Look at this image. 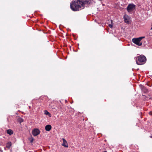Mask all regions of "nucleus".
<instances>
[{
  "label": "nucleus",
  "mask_w": 152,
  "mask_h": 152,
  "mask_svg": "<svg viewBox=\"0 0 152 152\" xmlns=\"http://www.w3.org/2000/svg\"><path fill=\"white\" fill-rule=\"evenodd\" d=\"M135 8V5L133 4H129L126 10L128 12H130L134 10Z\"/></svg>",
  "instance_id": "4"
},
{
  "label": "nucleus",
  "mask_w": 152,
  "mask_h": 152,
  "mask_svg": "<svg viewBox=\"0 0 152 152\" xmlns=\"http://www.w3.org/2000/svg\"><path fill=\"white\" fill-rule=\"evenodd\" d=\"M144 38V37H142L136 38H134L132 39V42L139 46H141L142 45V43L140 42V41L143 38Z\"/></svg>",
  "instance_id": "3"
},
{
  "label": "nucleus",
  "mask_w": 152,
  "mask_h": 152,
  "mask_svg": "<svg viewBox=\"0 0 152 152\" xmlns=\"http://www.w3.org/2000/svg\"><path fill=\"white\" fill-rule=\"evenodd\" d=\"M11 145V142H9L7 143L6 147L7 148L9 149Z\"/></svg>",
  "instance_id": "9"
},
{
  "label": "nucleus",
  "mask_w": 152,
  "mask_h": 152,
  "mask_svg": "<svg viewBox=\"0 0 152 152\" xmlns=\"http://www.w3.org/2000/svg\"><path fill=\"white\" fill-rule=\"evenodd\" d=\"M103 152H107V151H103Z\"/></svg>",
  "instance_id": "15"
},
{
  "label": "nucleus",
  "mask_w": 152,
  "mask_h": 152,
  "mask_svg": "<svg viewBox=\"0 0 152 152\" xmlns=\"http://www.w3.org/2000/svg\"><path fill=\"white\" fill-rule=\"evenodd\" d=\"M109 26L111 28L113 27V24H109Z\"/></svg>",
  "instance_id": "12"
},
{
  "label": "nucleus",
  "mask_w": 152,
  "mask_h": 152,
  "mask_svg": "<svg viewBox=\"0 0 152 152\" xmlns=\"http://www.w3.org/2000/svg\"><path fill=\"white\" fill-rule=\"evenodd\" d=\"M125 22L127 23H129L130 22V17L127 15H125L124 17Z\"/></svg>",
  "instance_id": "6"
},
{
  "label": "nucleus",
  "mask_w": 152,
  "mask_h": 152,
  "mask_svg": "<svg viewBox=\"0 0 152 152\" xmlns=\"http://www.w3.org/2000/svg\"><path fill=\"white\" fill-rule=\"evenodd\" d=\"M19 120H20V123H21V122H22L23 121V120L21 118H20L19 119Z\"/></svg>",
  "instance_id": "13"
},
{
  "label": "nucleus",
  "mask_w": 152,
  "mask_h": 152,
  "mask_svg": "<svg viewBox=\"0 0 152 152\" xmlns=\"http://www.w3.org/2000/svg\"><path fill=\"white\" fill-rule=\"evenodd\" d=\"M7 133L10 135H11L13 133V131L11 129H8L7 130Z\"/></svg>",
  "instance_id": "10"
},
{
  "label": "nucleus",
  "mask_w": 152,
  "mask_h": 152,
  "mask_svg": "<svg viewBox=\"0 0 152 152\" xmlns=\"http://www.w3.org/2000/svg\"><path fill=\"white\" fill-rule=\"evenodd\" d=\"M151 138H152V136H151Z\"/></svg>",
  "instance_id": "17"
},
{
  "label": "nucleus",
  "mask_w": 152,
  "mask_h": 152,
  "mask_svg": "<svg viewBox=\"0 0 152 152\" xmlns=\"http://www.w3.org/2000/svg\"><path fill=\"white\" fill-rule=\"evenodd\" d=\"M135 59L137 64L140 65L145 63L146 58L144 55H140L135 58Z\"/></svg>",
  "instance_id": "2"
},
{
  "label": "nucleus",
  "mask_w": 152,
  "mask_h": 152,
  "mask_svg": "<svg viewBox=\"0 0 152 152\" xmlns=\"http://www.w3.org/2000/svg\"><path fill=\"white\" fill-rule=\"evenodd\" d=\"M90 0H76L72 1L70 3V7L71 9L74 11L81 10V8L84 6L86 4L90 3L89 1Z\"/></svg>",
  "instance_id": "1"
},
{
  "label": "nucleus",
  "mask_w": 152,
  "mask_h": 152,
  "mask_svg": "<svg viewBox=\"0 0 152 152\" xmlns=\"http://www.w3.org/2000/svg\"><path fill=\"white\" fill-rule=\"evenodd\" d=\"M51 128H52V127L50 125H47L45 126V128L46 130L47 131H49L51 130Z\"/></svg>",
  "instance_id": "8"
},
{
  "label": "nucleus",
  "mask_w": 152,
  "mask_h": 152,
  "mask_svg": "<svg viewBox=\"0 0 152 152\" xmlns=\"http://www.w3.org/2000/svg\"><path fill=\"white\" fill-rule=\"evenodd\" d=\"M40 131L38 129H35L32 130V134L34 136L38 135Z\"/></svg>",
  "instance_id": "5"
},
{
  "label": "nucleus",
  "mask_w": 152,
  "mask_h": 152,
  "mask_svg": "<svg viewBox=\"0 0 152 152\" xmlns=\"http://www.w3.org/2000/svg\"><path fill=\"white\" fill-rule=\"evenodd\" d=\"M63 141V143L62 144V145L65 147H68V145L67 141L64 138L62 139Z\"/></svg>",
  "instance_id": "7"
},
{
  "label": "nucleus",
  "mask_w": 152,
  "mask_h": 152,
  "mask_svg": "<svg viewBox=\"0 0 152 152\" xmlns=\"http://www.w3.org/2000/svg\"><path fill=\"white\" fill-rule=\"evenodd\" d=\"M45 114L46 115H50V113L47 110H45Z\"/></svg>",
  "instance_id": "11"
},
{
  "label": "nucleus",
  "mask_w": 152,
  "mask_h": 152,
  "mask_svg": "<svg viewBox=\"0 0 152 152\" xmlns=\"http://www.w3.org/2000/svg\"><path fill=\"white\" fill-rule=\"evenodd\" d=\"M34 139L33 138H32L30 142H32L33 141Z\"/></svg>",
  "instance_id": "14"
},
{
  "label": "nucleus",
  "mask_w": 152,
  "mask_h": 152,
  "mask_svg": "<svg viewBox=\"0 0 152 152\" xmlns=\"http://www.w3.org/2000/svg\"><path fill=\"white\" fill-rule=\"evenodd\" d=\"M111 22L112 23V22H113L112 20H111Z\"/></svg>",
  "instance_id": "16"
}]
</instances>
